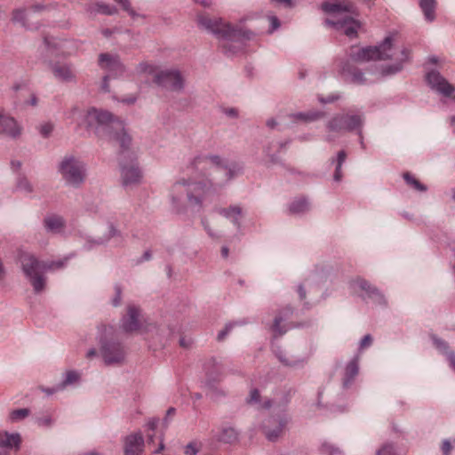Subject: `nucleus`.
<instances>
[{
    "mask_svg": "<svg viewBox=\"0 0 455 455\" xmlns=\"http://www.w3.org/2000/svg\"><path fill=\"white\" fill-rule=\"evenodd\" d=\"M212 164L215 166V174L210 186L197 181H187L181 180L174 183L171 188V197L173 204H178L184 194L187 195V200L191 207L201 209L203 202L205 200L207 194L211 188L215 187H222L228 183L231 180L238 176L243 167L238 163L226 164L219 156L210 155L205 156H198L195 158V164Z\"/></svg>",
    "mask_w": 455,
    "mask_h": 455,
    "instance_id": "f257e3e1",
    "label": "nucleus"
},
{
    "mask_svg": "<svg viewBox=\"0 0 455 455\" xmlns=\"http://www.w3.org/2000/svg\"><path fill=\"white\" fill-rule=\"evenodd\" d=\"M77 124L93 128L99 138L117 142L123 148H127L132 142L123 121L107 110L91 108L83 115V121Z\"/></svg>",
    "mask_w": 455,
    "mask_h": 455,
    "instance_id": "f03ea898",
    "label": "nucleus"
},
{
    "mask_svg": "<svg viewBox=\"0 0 455 455\" xmlns=\"http://www.w3.org/2000/svg\"><path fill=\"white\" fill-rule=\"evenodd\" d=\"M409 51L405 48L395 52L392 45V38L387 36L379 46L360 48L352 46L349 51V60L353 62H366L374 60H387L395 58L398 63L388 66L382 71V75L395 74L403 68V63L409 58Z\"/></svg>",
    "mask_w": 455,
    "mask_h": 455,
    "instance_id": "7ed1b4c3",
    "label": "nucleus"
},
{
    "mask_svg": "<svg viewBox=\"0 0 455 455\" xmlns=\"http://www.w3.org/2000/svg\"><path fill=\"white\" fill-rule=\"evenodd\" d=\"M321 9L331 15V18L325 20L326 25L342 31L350 38L356 37L360 23L353 17L355 8L350 2L346 0L324 2L321 4Z\"/></svg>",
    "mask_w": 455,
    "mask_h": 455,
    "instance_id": "20e7f679",
    "label": "nucleus"
},
{
    "mask_svg": "<svg viewBox=\"0 0 455 455\" xmlns=\"http://www.w3.org/2000/svg\"><path fill=\"white\" fill-rule=\"evenodd\" d=\"M17 263L28 280L36 294L42 293L47 284L44 261L40 260L34 253L27 251H19L16 258Z\"/></svg>",
    "mask_w": 455,
    "mask_h": 455,
    "instance_id": "39448f33",
    "label": "nucleus"
},
{
    "mask_svg": "<svg viewBox=\"0 0 455 455\" xmlns=\"http://www.w3.org/2000/svg\"><path fill=\"white\" fill-rule=\"evenodd\" d=\"M197 21L202 28L225 39L241 38L250 40L254 36L252 31L238 28L221 20H212L207 16H199Z\"/></svg>",
    "mask_w": 455,
    "mask_h": 455,
    "instance_id": "423d86ee",
    "label": "nucleus"
},
{
    "mask_svg": "<svg viewBox=\"0 0 455 455\" xmlns=\"http://www.w3.org/2000/svg\"><path fill=\"white\" fill-rule=\"evenodd\" d=\"M59 172L64 181L71 187H80L86 179L84 164L73 156H65L59 164Z\"/></svg>",
    "mask_w": 455,
    "mask_h": 455,
    "instance_id": "0eeeda50",
    "label": "nucleus"
},
{
    "mask_svg": "<svg viewBox=\"0 0 455 455\" xmlns=\"http://www.w3.org/2000/svg\"><path fill=\"white\" fill-rule=\"evenodd\" d=\"M363 124V118L357 114H338L334 116L327 124V129L332 132H353L357 130L362 138L361 128ZM361 145L363 147V141L361 139Z\"/></svg>",
    "mask_w": 455,
    "mask_h": 455,
    "instance_id": "6e6552de",
    "label": "nucleus"
},
{
    "mask_svg": "<svg viewBox=\"0 0 455 455\" xmlns=\"http://www.w3.org/2000/svg\"><path fill=\"white\" fill-rule=\"evenodd\" d=\"M154 82L167 90L180 92L184 87V78L178 70H162L156 74Z\"/></svg>",
    "mask_w": 455,
    "mask_h": 455,
    "instance_id": "1a4fd4ad",
    "label": "nucleus"
},
{
    "mask_svg": "<svg viewBox=\"0 0 455 455\" xmlns=\"http://www.w3.org/2000/svg\"><path fill=\"white\" fill-rule=\"evenodd\" d=\"M100 355L107 365L122 364L125 358L124 347L115 341L102 342L100 347Z\"/></svg>",
    "mask_w": 455,
    "mask_h": 455,
    "instance_id": "9d476101",
    "label": "nucleus"
},
{
    "mask_svg": "<svg viewBox=\"0 0 455 455\" xmlns=\"http://www.w3.org/2000/svg\"><path fill=\"white\" fill-rule=\"evenodd\" d=\"M427 84L444 97L455 100V87L451 84L438 71L432 70L426 76Z\"/></svg>",
    "mask_w": 455,
    "mask_h": 455,
    "instance_id": "9b49d317",
    "label": "nucleus"
},
{
    "mask_svg": "<svg viewBox=\"0 0 455 455\" xmlns=\"http://www.w3.org/2000/svg\"><path fill=\"white\" fill-rule=\"evenodd\" d=\"M51 71L56 80L61 83H76V74L71 63L52 62Z\"/></svg>",
    "mask_w": 455,
    "mask_h": 455,
    "instance_id": "f8f14e48",
    "label": "nucleus"
},
{
    "mask_svg": "<svg viewBox=\"0 0 455 455\" xmlns=\"http://www.w3.org/2000/svg\"><path fill=\"white\" fill-rule=\"evenodd\" d=\"M99 65L102 69L108 71L113 76H118L125 72L124 65L116 55L101 53L99 56Z\"/></svg>",
    "mask_w": 455,
    "mask_h": 455,
    "instance_id": "ddd939ff",
    "label": "nucleus"
},
{
    "mask_svg": "<svg viewBox=\"0 0 455 455\" xmlns=\"http://www.w3.org/2000/svg\"><path fill=\"white\" fill-rule=\"evenodd\" d=\"M121 178L123 186L132 187L140 183L142 174L137 164L131 163L129 165H122Z\"/></svg>",
    "mask_w": 455,
    "mask_h": 455,
    "instance_id": "4468645a",
    "label": "nucleus"
},
{
    "mask_svg": "<svg viewBox=\"0 0 455 455\" xmlns=\"http://www.w3.org/2000/svg\"><path fill=\"white\" fill-rule=\"evenodd\" d=\"M121 328L125 332H132L140 330V308L134 305L127 307V315L121 320Z\"/></svg>",
    "mask_w": 455,
    "mask_h": 455,
    "instance_id": "2eb2a0df",
    "label": "nucleus"
},
{
    "mask_svg": "<svg viewBox=\"0 0 455 455\" xmlns=\"http://www.w3.org/2000/svg\"><path fill=\"white\" fill-rule=\"evenodd\" d=\"M124 455H142L144 439L140 433L127 435L124 441Z\"/></svg>",
    "mask_w": 455,
    "mask_h": 455,
    "instance_id": "dca6fc26",
    "label": "nucleus"
},
{
    "mask_svg": "<svg viewBox=\"0 0 455 455\" xmlns=\"http://www.w3.org/2000/svg\"><path fill=\"white\" fill-rule=\"evenodd\" d=\"M353 284L360 288L362 291H366L368 298L373 299L374 302L378 304L386 303L383 294L368 281L362 278H356L353 281Z\"/></svg>",
    "mask_w": 455,
    "mask_h": 455,
    "instance_id": "f3484780",
    "label": "nucleus"
},
{
    "mask_svg": "<svg viewBox=\"0 0 455 455\" xmlns=\"http://www.w3.org/2000/svg\"><path fill=\"white\" fill-rule=\"evenodd\" d=\"M0 133L11 138H17L21 133V127L14 118L0 116Z\"/></svg>",
    "mask_w": 455,
    "mask_h": 455,
    "instance_id": "a211bd4d",
    "label": "nucleus"
},
{
    "mask_svg": "<svg viewBox=\"0 0 455 455\" xmlns=\"http://www.w3.org/2000/svg\"><path fill=\"white\" fill-rule=\"evenodd\" d=\"M44 44L48 51L52 54L67 56L70 55L71 52L68 51V45L69 42L67 40L57 39V38H44Z\"/></svg>",
    "mask_w": 455,
    "mask_h": 455,
    "instance_id": "6ab92c4d",
    "label": "nucleus"
},
{
    "mask_svg": "<svg viewBox=\"0 0 455 455\" xmlns=\"http://www.w3.org/2000/svg\"><path fill=\"white\" fill-rule=\"evenodd\" d=\"M274 422L277 423V427L271 429L269 427L265 428V435L267 440L275 442L283 433L285 427L289 422V417L286 414L278 416L277 419H273Z\"/></svg>",
    "mask_w": 455,
    "mask_h": 455,
    "instance_id": "aec40b11",
    "label": "nucleus"
},
{
    "mask_svg": "<svg viewBox=\"0 0 455 455\" xmlns=\"http://www.w3.org/2000/svg\"><path fill=\"white\" fill-rule=\"evenodd\" d=\"M341 72L345 79L350 83L355 84H364L367 83V79L364 77V74L359 69L351 67L349 63H347L343 66Z\"/></svg>",
    "mask_w": 455,
    "mask_h": 455,
    "instance_id": "412c9836",
    "label": "nucleus"
},
{
    "mask_svg": "<svg viewBox=\"0 0 455 455\" xmlns=\"http://www.w3.org/2000/svg\"><path fill=\"white\" fill-rule=\"evenodd\" d=\"M291 314L292 309L287 307L281 311L280 315L275 316L272 325V331L275 338L282 336L287 331L285 325L281 326V323L283 322L284 318H288Z\"/></svg>",
    "mask_w": 455,
    "mask_h": 455,
    "instance_id": "4be33fe9",
    "label": "nucleus"
},
{
    "mask_svg": "<svg viewBox=\"0 0 455 455\" xmlns=\"http://www.w3.org/2000/svg\"><path fill=\"white\" fill-rule=\"evenodd\" d=\"M87 12L90 14H93V15L99 14V13L105 14V15H115L117 13L118 11H117L116 7H115L113 5H109L108 4L101 3V2H96V3H92V4H88Z\"/></svg>",
    "mask_w": 455,
    "mask_h": 455,
    "instance_id": "5701e85b",
    "label": "nucleus"
},
{
    "mask_svg": "<svg viewBox=\"0 0 455 455\" xmlns=\"http://www.w3.org/2000/svg\"><path fill=\"white\" fill-rule=\"evenodd\" d=\"M214 438L224 443H234L238 440V432L232 427H225L214 435Z\"/></svg>",
    "mask_w": 455,
    "mask_h": 455,
    "instance_id": "b1692460",
    "label": "nucleus"
},
{
    "mask_svg": "<svg viewBox=\"0 0 455 455\" xmlns=\"http://www.w3.org/2000/svg\"><path fill=\"white\" fill-rule=\"evenodd\" d=\"M47 231L52 233H60L65 227V221L62 217L57 215L48 216L44 220Z\"/></svg>",
    "mask_w": 455,
    "mask_h": 455,
    "instance_id": "393cba45",
    "label": "nucleus"
},
{
    "mask_svg": "<svg viewBox=\"0 0 455 455\" xmlns=\"http://www.w3.org/2000/svg\"><path fill=\"white\" fill-rule=\"evenodd\" d=\"M218 212L230 220L237 228L240 227L239 218L242 215V208L240 206L233 205L228 208H221L218 210Z\"/></svg>",
    "mask_w": 455,
    "mask_h": 455,
    "instance_id": "a878e982",
    "label": "nucleus"
},
{
    "mask_svg": "<svg viewBox=\"0 0 455 455\" xmlns=\"http://www.w3.org/2000/svg\"><path fill=\"white\" fill-rule=\"evenodd\" d=\"M419 7L427 21L433 22L435 20V0H419Z\"/></svg>",
    "mask_w": 455,
    "mask_h": 455,
    "instance_id": "bb28decb",
    "label": "nucleus"
},
{
    "mask_svg": "<svg viewBox=\"0 0 455 455\" xmlns=\"http://www.w3.org/2000/svg\"><path fill=\"white\" fill-rule=\"evenodd\" d=\"M246 401L249 404L256 405L259 410H267L271 407V400L266 398L261 402L259 392L256 388L251 390Z\"/></svg>",
    "mask_w": 455,
    "mask_h": 455,
    "instance_id": "cd10ccee",
    "label": "nucleus"
},
{
    "mask_svg": "<svg viewBox=\"0 0 455 455\" xmlns=\"http://www.w3.org/2000/svg\"><path fill=\"white\" fill-rule=\"evenodd\" d=\"M309 203L305 197L295 198L289 205V212L291 214H301L309 210Z\"/></svg>",
    "mask_w": 455,
    "mask_h": 455,
    "instance_id": "c85d7f7f",
    "label": "nucleus"
},
{
    "mask_svg": "<svg viewBox=\"0 0 455 455\" xmlns=\"http://www.w3.org/2000/svg\"><path fill=\"white\" fill-rule=\"evenodd\" d=\"M358 361L359 358L358 356H356L347 363L345 369L344 386H347L348 384H350L354 378L358 374Z\"/></svg>",
    "mask_w": 455,
    "mask_h": 455,
    "instance_id": "c756f323",
    "label": "nucleus"
},
{
    "mask_svg": "<svg viewBox=\"0 0 455 455\" xmlns=\"http://www.w3.org/2000/svg\"><path fill=\"white\" fill-rule=\"evenodd\" d=\"M323 116V113L320 111H308V112H299L297 114H293L291 116L296 121H303V122H313Z\"/></svg>",
    "mask_w": 455,
    "mask_h": 455,
    "instance_id": "7c9ffc66",
    "label": "nucleus"
},
{
    "mask_svg": "<svg viewBox=\"0 0 455 455\" xmlns=\"http://www.w3.org/2000/svg\"><path fill=\"white\" fill-rule=\"evenodd\" d=\"M347 154L344 150H341L338 153L337 160H336V168L333 175V179L335 181H340L342 179V171L341 167L344 162L346 161Z\"/></svg>",
    "mask_w": 455,
    "mask_h": 455,
    "instance_id": "2f4dec72",
    "label": "nucleus"
},
{
    "mask_svg": "<svg viewBox=\"0 0 455 455\" xmlns=\"http://www.w3.org/2000/svg\"><path fill=\"white\" fill-rule=\"evenodd\" d=\"M4 438L5 439L6 448H19L21 439L19 434H4Z\"/></svg>",
    "mask_w": 455,
    "mask_h": 455,
    "instance_id": "473e14b6",
    "label": "nucleus"
},
{
    "mask_svg": "<svg viewBox=\"0 0 455 455\" xmlns=\"http://www.w3.org/2000/svg\"><path fill=\"white\" fill-rule=\"evenodd\" d=\"M403 179L406 181V183L409 186L412 187L414 189H416L418 191H421V192L427 190V188L423 184H421L415 177L411 175L409 172H405L403 174Z\"/></svg>",
    "mask_w": 455,
    "mask_h": 455,
    "instance_id": "72a5a7b5",
    "label": "nucleus"
},
{
    "mask_svg": "<svg viewBox=\"0 0 455 455\" xmlns=\"http://www.w3.org/2000/svg\"><path fill=\"white\" fill-rule=\"evenodd\" d=\"M136 70L138 73L154 75V76H156V73L159 72L157 70V67H156L155 65L148 63V62L140 63L137 66Z\"/></svg>",
    "mask_w": 455,
    "mask_h": 455,
    "instance_id": "f704fd0d",
    "label": "nucleus"
},
{
    "mask_svg": "<svg viewBox=\"0 0 455 455\" xmlns=\"http://www.w3.org/2000/svg\"><path fill=\"white\" fill-rule=\"evenodd\" d=\"M67 262V259L60 260L44 261V272L62 268Z\"/></svg>",
    "mask_w": 455,
    "mask_h": 455,
    "instance_id": "c9c22d12",
    "label": "nucleus"
},
{
    "mask_svg": "<svg viewBox=\"0 0 455 455\" xmlns=\"http://www.w3.org/2000/svg\"><path fill=\"white\" fill-rule=\"evenodd\" d=\"M38 132L44 137L47 138L51 135L54 129V124L52 122H44L38 125Z\"/></svg>",
    "mask_w": 455,
    "mask_h": 455,
    "instance_id": "e433bc0d",
    "label": "nucleus"
},
{
    "mask_svg": "<svg viewBox=\"0 0 455 455\" xmlns=\"http://www.w3.org/2000/svg\"><path fill=\"white\" fill-rule=\"evenodd\" d=\"M275 355L277 356V358L279 359V361L286 365V366H296L298 365L299 363H303V361H297V360H290L288 359L283 351H281L280 349H277V350H275Z\"/></svg>",
    "mask_w": 455,
    "mask_h": 455,
    "instance_id": "4c0bfd02",
    "label": "nucleus"
},
{
    "mask_svg": "<svg viewBox=\"0 0 455 455\" xmlns=\"http://www.w3.org/2000/svg\"><path fill=\"white\" fill-rule=\"evenodd\" d=\"M80 379V375L78 374V372L75 371H69L66 373V377H65V379L63 380L61 386L64 387L68 385H71V384H74L76 382H77Z\"/></svg>",
    "mask_w": 455,
    "mask_h": 455,
    "instance_id": "58836bf2",
    "label": "nucleus"
},
{
    "mask_svg": "<svg viewBox=\"0 0 455 455\" xmlns=\"http://www.w3.org/2000/svg\"><path fill=\"white\" fill-rule=\"evenodd\" d=\"M29 415V410L27 408L14 410L11 412L10 417L13 421H18L25 419Z\"/></svg>",
    "mask_w": 455,
    "mask_h": 455,
    "instance_id": "ea45409f",
    "label": "nucleus"
},
{
    "mask_svg": "<svg viewBox=\"0 0 455 455\" xmlns=\"http://www.w3.org/2000/svg\"><path fill=\"white\" fill-rule=\"evenodd\" d=\"M201 450V444L196 442L188 443L184 448L186 455H196Z\"/></svg>",
    "mask_w": 455,
    "mask_h": 455,
    "instance_id": "a19ab883",
    "label": "nucleus"
},
{
    "mask_svg": "<svg viewBox=\"0 0 455 455\" xmlns=\"http://www.w3.org/2000/svg\"><path fill=\"white\" fill-rule=\"evenodd\" d=\"M17 188H18V189H20V191H23L25 193H31L33 191L32 185L24 177L19 179L18 183H17Z\"/></svg>",
    "mask_w": 455,
    "mask_h": 455,
    "instance_id": "79ce46f5",
    "label": "nucleus"
},
{
    "mask_svg": "<svg viewBox=\"0 0 455 455\" xmlns=\"http://www.w3.org/2000/svg\"><path fill=\"white\" fill-rule=\"evenodd\" d=\"M27 17V12L24 9H17L12 12V20L15 22H20L25 26V19Z\"/></svg>",
    "mask_w": 455,
    "mask_h": 455,
    "instance_id": "37998d69",
    "label": "nucleus"
},
{
    "mask_svg": "<svg viewBox=\"0 0 455 455\" xmlns=\"http://www.w3.org/2000/svg\"><path fill=\"white\" fill-rule=\"evenodd\" d=\"M321 451L324 455H339L341 453L339 448L334 447L331 443H323Z\"/></svg>",
    "mask_w": 455,
    "mask_h": 455,
    "instance_id": "c03bdc74",
    "label": "nucleus"
},
{
    "mask_svg": "<svg viewBox=\"0 0 455 455\" xmlns=\"http://www.w3.org/2000/svg\"><path fill=\"white\" fill-rule=\"evenodd\" d=\"M267 20L270 23V28L267 31L268 34H272L274 31L278 29L281 26L279 19L275 15H268Z\"/></svg>",
    "mask_w": 455,
    "mask_h": 455,
    "instance_id": "a18cd8bd",
    "label": "nucleus"
},
{
    "mask_svg": "<svg viewBox=\"0 0 455 455\" xmlns=\"http://www.w3.org/2000/svg\"><path fill=\"white\" fill-rule=\"evenodd\" d=\"M116 3H118L123 9L129 13L132 18L138 16L136 12L132 8L131 4L129 0H115Z\"/></svg>",
    "mask_w": 455,
    "mask_h": 455,
    "instance_id": "49530a36",
    "label": "nucleus"
},
{
    "mask_svg": "<svg viewBox=\"0 0 455 455\" xmlns=\"http://www.w3.org/2000/svg\"><path fill=\"white\" fill-rule=\"evenodd\" d=\"M115 291H116V295H115V298L112 299V304L113 306L115 307H117L121 304V300H122V288L120 285L118 284H116L115 285Z\"/></svg>",
    "mask_w": 455,
    "mask_h": 455,
    "instance_id": "de8ad7c7",
    "label": "nucleus"
},
{
    "mask_svg": "<svg viewBox=\"0 0 455 455\" xmlns=\"http://www.w3.org/2000/svg\"><path fill=\"white\" fill-rule=\"evenodd\" d=\"M77 116H81V110L77 106H74L66 113V117L72 121H76Z\"/></svg>",
    "mask_w": 455,
    "mask_h": 455,
    "instance_id": "09e8293b",
    "label": "nucleus"
},
{
    "mask_svg": "<svg viewBox=\"0 0 455 455\" xmlns=\"http://www.w3.org/2000/svg\"><path fill=\"white\" fill-rule=\"evenodd\" d=\"M377 455H395L394 447L391 444H385L377 451Z\"/></svg>",
    "mask_w": 455,
    "mask_h": 455,
    "instance_id": "8fccbe9b",
    "label": "nucleus"
},
{
    "mask_svg": "<svg viewBox=\"0 0 455 455\" xmlns=\"http://www.w3.org/2000/svg\"><path fill=\"white\" fill-rule=\"evenodd\" d=\"M235 324V323H228L225 326V328L219 332L218 337H217L218 340L222 341L226 338V336L228 334V332L232 330V328L234 327Z\"/></svg>",
    "mask_w": 455,
    "mask_h": 455,
    "instance_id": "3c124183",
    "label": "nucleus"
},
{
    "mask_svg": "<svg viewBox=\"0 0 455 455\" xmlns=\"http://www.w3.org/2000/svg\"><path fill=\"white\" fill-rule=\"evenodd\" d=\"M372 344V337L370 334L365 335L360 341L359 349L363 350Z\"/></svg>",
    "mask_w": 455,
    "mask_h": 455,
    "instance_id": "603ef678",
    "label": "nucleus"
},
{
    "mask_svg": "<svg viewBox=\"0 0 455 455\" xmlns=\"http://www.w3.org/2000/svg\"><path fill=\"white\" fill-rule=\"evenodd\" d=\"M435 345L436 347L443 353L448 354V345L445 341L439 339L437 338L434 339Z\"/></svg>",
    "mask_w": 455,
    "mask_h": 455,
    "instance_id": "864d4df0",
    "label": "nucleus"
},
{
    "mask_svg": "<svg viewBox=\"0 0 455 455\" xmlns=\"http://www.w3.org/2000/svg\"><path fill=\"white\" fill-rule=\"evenodd\" d=\"M442 450L444 455H450L451 445L448 440L443 442Z\"/></svg>",
    "mask_w": 455,
    "mask_h": 455,
    "instance_id": "5fc2aeb1",
    "label": "nucleus"
},
{
    "mask_svg": "<svg viewBox=\"0 0 455 455\" xmlns=\"http://www.w3.org/2000/svg\"><path fill=\"white\" fill-rule=\"evenodd\" d=\"M202 223H203V226L204 228V229L207 231L208 235L212 236V237H217V234H215L214 232H212V230L211 229V228L209 227V224H208V221L206 219H203L202 220Z\"/></svg>",
    "mask_w": 455,
    "mask_h": 455,
    "instance_id": "6e6d98bb",
    "label": "nucleus"
},
{
    "mask_svg": "<svg viewBox=\"0 0 455 455\" xmlns=\"http://www.w3.org/2000/svg\"><path fill=\"white\" fill-rule=\"evenodd\" d=\"M108 79H109L108 75H107L103 77L101 88L104 92H109Z\"/></svg>",
    "mask_w": 455,
    "mask_h": 455,
    "instance_id": "4d7b16f0",
    "label": "nucleus"
},
{
    "mask_svg": "<svg viewBox=\"0 0 455 455\" xmlns=\"http://www.w3.org/2000/svg\"><path fill=\"white\" fill-rule=\"evenodd\" d=\"M447 356H448V360L450 362L451 366L455 371V353L450 352V353H448Z\"/></svg>",
    "mask_w": 455,
    "mask_h": 455,
    "instance_id": "13d9d810",
    "label": "nucleus"
},
{
    "mask_svg": "<svg viewBox=\"0 0 455 455\" xmlns=\"http://www.w3.org/2000/svg\"><path fill=\"white\" fill-rule=\"evenodd\" d=\"M157 423V419H151L148 422V427L154 431L156 428Z\"/></svg>",
    "mask_w": 455,
    "mask_h": 455,
    "instance_id": "bf43d9fd",
    "label": "nucleus"
},
{
    "mask_svg": "<svg viewBox=\"0 0 455 455\" xmlns=\"http://www.w3.org/2000/svg\"><path fill=\"white\" fill-rule=\"evenodd\" d=\"M277 125L276 121L274 118H270L267 121V126L270 129H274Z\"/></svg>",
    "mask_w": 455,
    "mask_h": 455,
    "instance_id": "052dcab7",
    "label": "nucleus"
},
{
    "mask_svg": "<svg viewBox=\"0 0 455 455\" xmlns=\"http://www.w3.org/2000/svg\"><path fill=\"white\" fill-rule=\"evenodd\" d=\"M298 292L301 299L306 298V291L302 285L299 286Z\"/></svg>",
    "mask_w": 455,
    "mask_h": 455,
    "instance_id": "680f3d73",
    "label": "nucleus"
},
{
    "mask_svg": "<svg viewBox=\"0 0 455 455\" xmlns=\"http://www.w3.org/2000/svg\"><path fill=\"white\" fill-rule=\"evenodd\" d=\"M254 18H255V14H252V13L251 14H248V15L244 16L243 18H242L239 20V22H240V24H242V23L245 22L246 20H252Z\"/></svg>",
    "mask_w": 455,
    "mask_h": 455,
    "instance_id": "e2e57ef3",
    "label": "nucleus"
},
{
    "mask_svg": "<svg viewBox=\"0 0 455 455\" xmlns=\"http://www.w3.org/2000/svg\"><path fill=\"white\" fill-rule=\"evenodd\" d=\"M226 114L229 116L235 117L237 116V111L235 108H229L226 110Z\"/></svg>",
    "mask_w": 455,
    "mask_h": 455,
    "instance_id": "0e129e2a",
    "label": "nucleus"
},
{
    "mask_svg": "<svg viewBox=\"0 0 455 455\" xmlns=\"http://www.w3.org/2000/svg\"><path fill=\"white\" fill-rule=\"evenodd\" d=\"M180 344L181 347H188L191 344V341H186V339L184 338L180 339Z\"/></svg>",
    "mask_w": 455,
    "mask_h": 455,
    "instance_id": "69168bd1",
    "label": "nucleus"
},
{
    "mask_svg": "<svg viewBox=\"0 0 455 455\" xmlns=\"http://www.w3.org/2000/svg\"><path fill=\"white\" fill-rule=\"evenodd\" d=\"M96 349L95 348H91L87 354H86V357L87 358H92L94 355H96Z\"/></svg>",
    "mask_w": 455,
    "mask_h": 455,
    "instance_id": "338daca9",
    "label": "nucleus"
},
{
    "mask_svg": "<svg viewBox=\"0 0 455 455\" xmlns=\"http://www.w3.org/2000/svg\"><path fill=\"white\" fill-rule=\"evenodd\" d=\"M117 235H118V231L113 226H111L109 228V235L112 237V236H116Z\"/></svg>",
    "mask_w": 455,
    "mask_h": 455,
    "instance_id": "774afa93",
    "label": "nucleus"
}]
</instances>
